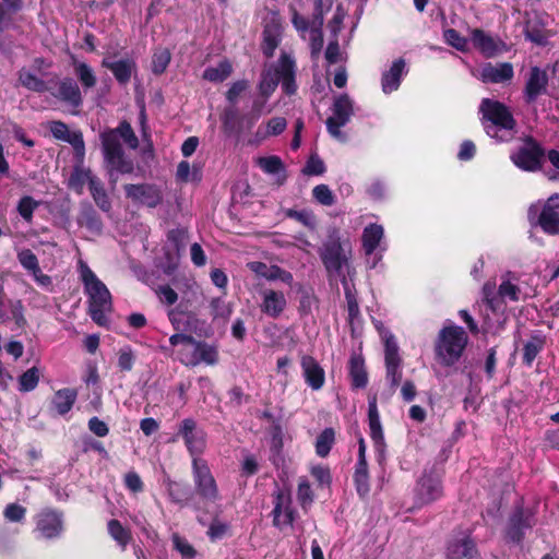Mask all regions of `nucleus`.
<instances>
[{"label": "nucleus", "mask_w": 559, "mask_h": 559, "mask_svg": "<svg viewBox=\"0 0 559 559\" xmlns=\"http://www.w3.org/2000/svg\"><path fill=\"white\" fill-rule=\"evenodd\" d=\"M104 162L107 167L116 169L126 175L134 171L133 160L128 158L120 140L132 150L139 146V139L135 135L131 124L127 120L119 122L115 129H105L99 134Z\"/></svg>", "instance_id": "nucleus-1"}, {"label": "nucleus", "mask_w": 559, "mask_h": 559, "mask_svg": "<svg viewBox=\"0 0 559 559\" xmlns=\"http://www.w3.org/2000/svg\"><path fill=\"white\" fill-rule=\"evenodd\" d=\"M467 344L468 335L462 326L444 325L435 340V358L442 367H453L462 358Z\"/></svg>", "instance_id": "nucleus-2"}, {"label": "nucleus", "mask_w": 559, "mask_h": 559, "mask_svg": "<svg viewBox=\"0 0 559 559\" xmlns=\"http://www.w3.org/2000/svg\"><path fill=\"white\" fill-rule=\"evenodd\" d=\"M80 277L88 296L90 316L102 325L104 311L111 306V294L107 286L96 276L92 269L82 260L79 261Z\"/></svg>", "instance_id": "nucleus-3"}, {"label": "nucleus", "mask_w": 559, "mask_h": 559, "mask_svg": "<svg viewBox=\"0 0 559 559\" xmlns=\"http://www.w3.org/2000/svg\"><path fill=\"white\" fill-rule=\"evenodd\" d=\"M319 255L330 276H341L352 257L350 242L348 239L343 240L340 231L333 229L319 249Z\"/></svg>", "instance_id": "nucleus-4"}, {"label": "nucleus", "mask_w": 559, "mask_h": 559, "mask_svg": "<svg viewBox=\"0 0 559 559\" xmlns=\"http://www.w3.org/2000/svg\"><path fill=\"white\" fill-rule=\"evenodd\" d=\"M510 159L522 171H543L546 150L533 135H525L522 138V145L510 155Z\"/></svg>", "instance_id": "nucleus-5"}, {"label": "nucleus", "mask_w": 559, "mask_h": 559, "mask_svg": "<svg viewBox=\"0 0 559 559\" xmlns=\"http://www.w3.org/2000/svg\"><path fill=\"white\" fill-rule=\"evenodd\" d=\"M537 523L536 513L532 508L524 507L523 500L515 503L510 513L503 536L508 543L521 545L526 532L531 531Z\"/></svg>", "instance_id": "nucleus-6"}, {"label": "nucleus", "mask_w": 559, "mask_h": 559, "mask_svg": "<svg viewBox=\"0 0 559 559\" xmlns=\"http://www.w3.org/2000/svg\"><path fill=\"white\" fill-rule=\"evenodd\" d=\"M192 479L194 484V498L204 504L215 503L221 499L218 485L205 460L191 462Z\"/></svg>", "instance_id": "nucleus-7"}, {"label": "nucleus", "mask_w": 559, "mask_h": 559, "mask_svg": "<svg viewBox=\"0 0 559 559\" xmlns=\"http://www.w3.org/2000/svg\"><path fill=\"white\" fill-rule=\"evenodd\" d=\"M483 120L490 122L486 126V133L492 138L497 136L496 129L513 131L516 127V120L509 107L496 99L484 98L479 106Z\"/></svg>", "instance_id": "nucleus-8"}, {"label": "nucleus", "mask_w": 559, "mask_h": 559, "mask_svg": "<svg viewBox=\"0 0 559 559\" xmlns=\"http://www.w3.org/2000/svg\"><path fill=\"white\" fill-rule=\"evenodd\" d=\"M181 438L187 448L191 462L193 460H203L201 455L204 453L207 444V433L205 430L198 426V423L189 417L185 418L178 425L177 433L173 441Z\"/></svg>", "instance_id": "nucleus-9"}, {"label": "nucleus", "mask_w": 559, "mask_h": 559, "mask_svg": "<svg viewBox=\"0 0 559 559\" xmlns=\"http://www.w3.org/2000/svg\"><path fill=\"white\" fill-rule=\"evenodd\" d=\"M527 216L532 224L533 219L536 218L535 224L538 225L546 235H559V193L549 197L539 213L537 205H531Z\"/></svg>", "instance_id": "nucleus-10"}, {"label": "nucleus", "mask_w": 559, "mask_h": 559, "mask_svg": "<svg viewBox=\"0 0 559 559\" xmlns=\"http://www.w3.org/2000/svg\"><path fill=\"white\" fill-rule=\"evenodd\" d=\"M354 115V103L348 94L344 93L334 98L332 105V116L326 121V130L329 134L337 140H344L345 135L341 131L349 121Z\"/></svg>", "instance_id": "nucleus-11"}, {"label": "nucleus", "mask_w": 559, "mask_h": 559, "mask_svg": "<svg viewBox=\"0 0 559 559\" xmlns=\"http://www.w3.org/2000/svg\"><path fill=\"white\" fill-rule=\"evenodd\" d=\"M443 496L442 481L433 469H425L414 490L415 507L421 508L439 500Z\"/></svg>", "instance_id": "nucleus-12"}, {"label": "nucleus", "mask_w": 559, "mask_h": 559, "mask_svg": "<svg viewBox=\"0 0 559 559\" xmlns=\"http://www.w3.org/2000/svg\"><path fill=\"white\" fill-rule=\"evenodd\" d=\"M384 367L385 380L389 382L392 392H395L403 377V359L400 356L395 337L391 333L384 337Z\"/></svg>", "instance_id": "nucleus-13"}, {"label": "nucleus", "mask_w": 559, "mask_h": 559, "mask_svg": "<svg viewBox=\"0 0 559 559\" xmlns=\"http://www.w3.org/2000/svg\"><path fill=\"white\" fill-rule=\"evenodd\" d=\"M274 508L271 512L273 516V525L278 530L286 526H293L297 512L293 507V499L289 490L277 489L274 492Z\"/></svg>", "instance_id": "nucleus-14"}, {"label": "nucleus", "mask_w": 559, "mask_h": 559, "mask_svg": "<svg viewBox=\"0 0 559 559\" xmlns=\"http://www.w3.org/2000/svg\"><path fill=\"white\" fill-rule=\"evenodd\" d=\"M378 397L376 393L368 395V425L370 429V438L373 442L374 451L378 461L384 460L385 441L382 425L380 421V414L378 411Z\"/></svg>", "instance_id": "nucleus-15"}, {"label": "nucleus", "mask_w": 559, "mask_h": 559, "mask_svg": "<svg viewBox=\"0 0 559 559\" xmlns=\"http://www.w3.org/2000/svg\"><path fill=\"white\" fill-rule=\"evenodd\" d=\"M126 197L133 203L155 209L163 202L160 189L152 183H127L123 186Z\"/></svg>", "instance_id": "nucleus-16"}, {"label": "nucleus", "mask_w": 559, "mask_h": 559, "mask_svg": "<svg viewBox=\"0 0 559 559\" xmlns=\"http://www.w3.org/2000/svg\"><path fill=\"white\" fill-rule=\"evenodd\" d=\"M63 531V512L57 509H43L36 518V532L46 539L57 538Z\"/></svg>", "instance_id": "nucleus-17"}, {"label": "nucleus", "mask_w": 559, "mask_h": 559, "mask_svg": "<svg viewBox=\"0 0 559 559\" xmlns=\"http://www.w3.org/2000/svg\"><path fill=\"white\" fill-rule=\"evenodd\" d=\"M50 133L56 140L64 141L72 145L74 155L80 162L85 155V143L81 131H70L66 122L52 120L48 123Z\"/></svg>", "instance_id": "nucleus-18"}, {"label": "nucleus", "mask_w": 559, "mask_h": 559, "mask_svg": "<svg viewBox=\"0 0 559 559\" xmlns=\"http://www.w3.org/2000/svg\"><path fill=\"white\" fill-rule=\"evenodd\" d=\"M548 74L539 67H532L525 83L523 98L526 104H533L536 99L547 93Z\"/></svg>", "instance_id": "nucleus-19"}, {"label": "nucleus", "mask_w": 559, "mask_h": 559, "mask_svg": "<svg viewBox=\"0 0 559 559\" xmlns=\"http://www.w3.org/2000/svg\"><path fill=\"white\" fill-rule=\"evenodd\" d=\"M471 41L475 49H477L486 58H492L501 52L506 44L498 37L487 34L481 28H473L471 31Z\"/></svg>", "instance_id": "nucleus-20"}, {"label": "nucleus", "mask_w": 559, "mask_h": 559, "mask_svg": "<svg viewBox=\"0 0 559 559\" xmlns=\"http://www.w3.org/2000/svg\"><path fill=\"white\" fill-rule=\"evenodd\" d=\"M448 559H480L476 542L469 535L453 538L447 545Z\"/></svg>", "instance_id": "nucleus-21"}, {"label": "nucleus", "mask_w": 559, "mask_h": 559, "mask_svg": "<svg viewBox=\"0 0 559 559\" xmlns=\"http://www.w3.org/2000/svg\"><path fill=\"white\" fill-rule=\"evenodd\" d=\"M166 487L171 502L180 506L181 508L191 507L194 510L200 509V504L194 498L193 490L188 484L168 479Z\"/></svg>", "instance_id": "nucleus-22"}, {"label": "nucleus", "mask_w": 559, "mask_h": 559, "mask_svg": "<svg viewBox=\"0 0 559 559\" xmlns=\"http://www.w3.org/2000/svg\"><path fill=\"white\" fill-rule=\"evenodd\" d=\"M261 297L260 310L270 318H278L286 309L287 300L281 290L264 289L261 292Z\"/></svg>", "instance_id": "nucleus-23"}, {"label": "nucleus", "mask_w": 559, "mask_h": 559, "mask_svg": "<svg viewBox=\"0 0 559 559\" xmlns=\"http://www.w3.org/2000/svg\"><path fill=\"white\" fill-rule=\"evenodd\" d=\"M301 369L305 382L314 391L323 388L325 382V372L319 362L309 355L301 357Z\"/></svg>", "instance_id": "nucleus-24"}, {"label": "nucleus", "mask_w": 559, "mask_h": 559, "mask_svg": "<svg viewBox=\"0 0 559 559\" xmlns=\"http://www.w3.org/2000/svg\"><path fill=\"white\" fill-rule=\"evenodd\" d=\"M59 100L79 108L83 104V97L78 83L72 78H64L58 83V92L51 93Z\"/></svg>", "instance_id": "nucleus-25"}, {"label": "nucleus", "mask_w": 559, "mask_h": 559, "mask_svg": "<svg viewBox=\"0 0 559 559\" xmlns=\"http://www.w3.org/2000/svg\"><path fill=\"white\" fill-rule=\"evenodd\" d=\"M102 66L110 70L116 81L121 85L128 84L132 74L136 71V63L130 58L118 61H110L108 58H104Z\"/></svg>", "instance_id": "nucleus-26"}, {"label": "nucleus", "mask_w": 559, "mask_h": 559, "mask_svg": "<svg viewBox=\"0 0 559 559\" xmlns=\"http://www.w3.org/2000/svg\"><path fill=\"white\" fill-rule=\"evenodd\" d=\"M348 376L354 390L365 389L368 384V372L365 358L360 354H352L348 360Z\"/></svg>", "instance_id": "nucleus-27"}, {"label": "nucleus", "mask_w": 559, "mask_h": 559, "mask_svg": "<svg viewBox=\"0 0 559 559\" xmlns=\"http://www.w3.org/2000/svg\"><path fill=\"white\" fill-rule=\"evenodd\" d=\"M78 390L74 388H63L55 392L50 408L59 416H66L74 406L78 400Z\"/></svg>", "instance_id": "nucleus-28"}, {"label": "nucleus", "mask_w": 559, "mask_h": 559, "mask_svg": "<svg viewBox=\"0 0 559 559\" xmlns=\"http://www.w3.org/2000/svg\"><path fill=\"white\" fill-rule=\"evenodd\" d=\"M480 74L485 83H504L513 78L514 71L510 62H501L497 66L487 63L483 67Z\"/></svg>", "instance_id": "nucleus-29"}, {"label": "nucleus", "mask_w": 559, "mask_h": 559, "mask_svg": "<svg viewBox=\"0 0 559 559\" xmlns=\"http://www.w3.org/2000/svg\"><path fill=\"white\" fill-rule=\"evenodd\" d=\"M76 222L88 231L100 235L103 231V222L99 214L91 204H83L78 215Z\"/></svg>", "instance_id": "nucleus-30"}, {"label": "nucleus", "mask_w": 559, "mask_h": 559, "mask_svg": "<svg viewBox=\"0 0 559 559\" xmlns=\"http://www.w3.org/2000/svg\"><path fill=\"white\" fill-rule=\"evenodd\" d=\"M405 68V61L400 58L393 61L389 71H385L381 78L382 91L385 94L396 91L401 84L402 73Z\"/></svg>", "instance_id": "nucleus-31"}, {"label": "nucleus", "mask_w": 559, "mask_h": 559, "mask_svg": "<svg viewBox=\"0 0 559 559\" xmlns=\"http://www.w3.org/2000/svg\"><path fill=\"white\" fill-rule=\"evenodd\" d=\"M524 35L534 44L543 46L547 43L545 25L537 15L525 21Z\"/></svg>", "instance_id": "nucleus-32"}, {"label": "nucleus", "mask_w": 559, "mask_h": 559, "mask_svg": "<svg viewBox=\"0 0 559 559\" xmlns=\"http://www.w3.org/2000/svg\"><path fill=\"white\" fill-rule=\"evenodd\" d=\"M223 132L230 135H240L242 132V119L236 108H226L221 116Z\"/></svg>", "instance_id": "nucleus-33"}, {"label": "nucleus", "mask_w": 559, "mask_h": 559, "mask_svg": "<svg viewBox=\"0 0 559 559\" xmlns=\"http://www.w3.org/2000/svg\"><path fill=\"white\" fill-rule=\"evenodd\" d=\"M383 237V227L378 224H369L362 231V248L367 255L372 254Z\"/></svg>", "instance_id": "nucleus-34"}, {"label": "nucleus", "mask_w": 559, "mask_h": 559, "mask_svg": "<svg viewBox=\"0 0 559 559\" xmlns=\"http://www.w3.org/2000/svg\"><path fill=\"white\" fill-rule=\"evenodd\" d=\"M546 338L539 332L534 333L524 344L522 362L531 367L537 355L544 349Z\"/></svg>", "instance_id": "nucleus-35"}, {"label": "nucleus", "mask_w": 559, "mask_h": 559, "mask_svg": "<svg viewBox=\"0 0 559 559\" xmlns=\"http://www.w3.org/2000/svg\"><path fill=\"white\" fill-rule=\"evenodd\" d=\"M91 178H95L90 168H83L75 166L68 179V188L81 195L84 192V187L87 183L90 186Z\"/></svg>", "instance_id": "nucleus-36"}, {"label": "nucleus", "mask_w": 559, "mask_h": 559, "mask_svg": "<svg viewBox=\"0 0 559 559\" xmlns=\"http://www.w3.org/2000/svg\"><path fill=\"white\" fill-rule=\"evenodd\" d=\"M88 190L94 202L103 212L108 213L111 211V201L106 192L103 181L97 176H95V178H91Z\"/></svg>", "instance_id": "nucleus-37"}, {"label": "nucleus", "mask_w": 559, "mask_h": 559, "mask_svg": "<svg viewBox=\"0 0 559 559\" xmlns=\"http://www.w3.org/2000/svg\"><path fill=\"white\" fill-rule=\"evenodd\" d=\"M233 73V64L228 59L221 60L216 67H209L203 72V79L213 82H224Z\"/></svg>", "instance_id": "nucleus-38"}, {"label": "nucleus", "mask_w": 559, "mask_h": 559, "mask_svg": "<svg viewBox=\"0 0 559 559\" xmlns=\"http://www.w3.org/2000/svg\"><path fill=\"white\" fill-rule=\"evenodd\" d=\"M109 536L124 550L132 539L131 531L124 527L119 520L112 519L107 523Z\"/></svg>", "instance_id": "nucleus-39"}, {"label": "nucleus", "mask_w": 559, "mask_h": 559, "mask_svg": "<svg viewBox=\"0 0 559 559\" xmlns=\"http://www.w3.org/2000/svg\"><path fill=\"white\" fill-rule=\"evenodd\" d=\"M335 443V430L331 427L323 429L317 437L314 448L320 457H326Z\"/></svg>", "instance_id": "nucleus-40"}, {"label": "nucleus", "mask_w": 559, "mask_h": 559, "mask_svg": "<svg viewBox=\"0 0 559 559\" xmlns=\"http://www.w3.org/2000/svg\"><path fill=\"white\" fill-rule=\"evenodd\" d=\"M17 75L20 84L28 91L36 93H45L49 91L44 80L36 76L35 74H33L24 68L19 71Z\"/></svg>", "instance_id": "nucleus-41"}, {"label": "nucleus", "mask_w": 559, "mask_h": 559, "mask_svg": "<svg viewBox=\"0 0 559 559\" xmlns=\"http://www.w3.org/2000/svg\"><path fill=\"white\" fill-rule=\"evenodd\" d=\"M198 352V358L193 361L194 364L205 362L207 365H215L218 361V352L215 346L207 344L206 342L197 341L192 343Z\"/></svg>", "instance_id": "nucleus-42"}, {"label": "nucleus", "mask_w": 559, "mask_h": 559, "mask_svg": "<svg viewBox=\"0 0 559 559\" xmlns=\"http://www.w3.org/2000/svg\"><path fill=\"white\" fill-rule=\"evenodd\" d=\"M280 83V76L276 73H273L271 69L264 70L261 73V79L258 84V90L260 95L267 100L269 97L275 92L277 85Z\"/></svg>", "instance_id": "nucleus-43"}, {"label": "nucleus", "mask_w": 559, "mask_h": 559, "mask_svg": "<svg viewBox=\"0 0 559 559\" xmlns=\"http://www.w3.org/2000/svg\"><path fill=\"white\" fill-rule=\"evenodd\" d=\"M73 67L74 73L84 88H93L96 85V75L93 69L87 63L79 62L74 59Z\"/></svg>", "instance_id": "nucleus-44"}, {"label": "nucleus", "mask_w": 559, "mask_h": 559, "mask_svg": "<svg viewBox=\"0 0 559 559\" xmlns=\"http://www.w3.org/2000/svg\"><path fill=\"white\" fill-rule=\"evenodd\" d=\"M40 378V371L37 367H32L19 377V391L31 392L36 389Z\"/></svg>", "instance_id": "nucleus-45"}, {"label": "nucleus", "mask_w": 559, "mask_h": 559, "mask_svg": "<svg viewBox=\"0 0 559 559\" xmlns=\"http://www.w3.org/2000/svg\"><path fill=\"white\" fill-rule=\"evenodd\" d=\"M40 205V201H36L31 195H24L19 200L16 210L20 216L26 222H33L35 210Z\"/></svg>", "instance_id": "nucleus-46"}, {"label": "nucleus", "mask_w": 559, "mask_h": 559, "mask_svg": "<svg viewBox=\"0 0 559 559\" xmlns=\"http://www.w3.org/2000/svg\"><path fill=\"white\" fill-rule=\"evenodd\" d=\"M171 60L170 51L167 48L156 49L152 57V72L156 75L163 74Z\"/></svg>", "instance_id": "nucleus-47"}, {"label": "nucleus", "mask_w": 559, "mask_h": 559, "mask_svg": "<svg viewBox=\"0 0 559 559\" xmlns=\"http://www.w3.org/2000/svg\"><path fill=\"white\" fill-rule=\"evenodd\" d=\"M262 36V52L266 58H272L274 56L275 49L281 43L280 35L275 31L266 27L263 29Z\"/></svg>", "instance_id": "nucleus-48"}, {"label": "nucleus", "mask_w": 559, "mask_h": 559, "mask_svg": "<svg viewBox=\"0 0 559 559\" xmlns=\"http://www.w3.org/2000/svg\"><path fill=\"white\" fill-rule=\"evenodd\" d=\"M210 310L213 319L228 320L233 313V307L222 297H214L210 301Z\"/></svg>", "instance_id": "nucleus-49"}, {"label": "nucleus", "mask_w": 559, "mask_h": 559, "mask_svg": "<svg viewBox=\"0 0 559 559\" xmlns=\"http://www.w3.org/2000/svg\"><path fill=\"white\" fill-rule=\"evenodd\" d=\"M17 260L21 265L29 271L34 276L40 273L39 262L36 254L31 249H23L17 253Z\"/></svg>", "instance_id": "nucleus-50"}, {"label": "nucleus", "mask_w": 559, "mask_h": 559, "mask_svg": "<svg viewBox=\"0 0 559 559\" xmlns=\"http://www.w3.org/2000/svg\"><path fill=\"white\" fill-rule=\"evenodd\" d=\"M171 542L174 549L181 555L182 559L195 558V548L185 537H181L178 533H174L171 536Z\"/></svg>", "instance_id": "nucleus-51"}, {"label": "nucleus", "mask_w": 559, "mask_h": 559, "mask_svg": "<svg viewBox=\"0 0 559 559\" xmlns=\"http://www.w3.org/2000/svg\"><path fill=\"white\" fill-rule=\"evenodd\" d=\"M297 293L299 294L298 311L300 314H309L316 300L312 288L299 284Z\"/></svg>", "instance_id": "nucleus-52"}, {"label": "nucleus", "mask_w": 559, "mask_h": 559, "mask_svg": "<svg viewBox=\"0 0 559 559\" xmlns=\"http://www.w3.org/2000/svg\"><path fill=\"white\" fill-rule=\"evenodd\" d=\"M135 355L130 346H124L118 352L117 367L121 372H130L135 364Z\"/></svg>", "instance_id": "nucleus-53"}, {"label": "nucleus", "mask_w": 559, "mask_h": 559, "mask_svg": "<svg viewBox=\"0 0 559 559\" xmlns=\"http://www.w3.org/2000/svg\"><path fill=\"white\" fill-rule=\"evenodd\" d=\"M258 164L266 174L274 175L285 170L283 160L276 155L260 157Z\"/></svg>", "instance_id": "nucleus-54"}, {"label": "nucleus", "mask_w": 559, "mask_h": 559, "mask_svg": "<svg viewBox=\"0 0 559 559\" xmlns=\"http://www.w3.org/2000/svg\"><path fill=\"white\" fill-rule=\"evenodd\" d=\"M297 499L302 508L310 506L314 500V493L307 478L299 479Z\"/></svg>", "instance_id": "nucleus-55"}, {"label": "nucleus", "mask_w": 559, "mask_h": 559, "mask_svg": "<svg viewBox=\"0 0 559 559\" xmlns=\"http://www.w3.org/2000/svg\"><path fill=\"white\" fill-rule=\"evenodd\" d=\"M23 7V0H2L0 2V32H3L7 26L8 11L15 13Z\"/></svg>", "instance_id": "nucleus-56"}, {"label": "nucleus", "mask_w": 559, "mask_h": 559, "mask_svg": "<svg viewBox=\"0 0 559 559\" xmlns=\"http://www.w3.org/2000/svg\"><path fill=\"white\" fill-rule=\"evenodd\" d=\"M445 41L453 48L460 51H466L468 49V40L463 37L456 29L448 28L443 32Z\"/></svg>", "instance_id": "nucleus-57"}, {"label": "nucleus", "mask_w": 559, "mask_h": 559, "mask_svg": "<svg viewBox=\"0 0 559 559\" xmlns=\"http://www.w3.org/2000/svg\"><path fill=\"white\" fill-rule=\"evenodd\" d=\"M284 435L282 426L275 423L271 428V445L270 450L273 456H280L284 447Z\"/></svg>", "instance_id": "nucleus-58"}, {"label": "nucleus", "mask_w": 559, "mask_h": 559, "mask_svg": "<svg viewBox=\"0 0 559 559\" xmlns=\"http://www.w3.org/2000/svg\"><path fill=\"white\" fill-rule=\"evenodd\" d=\"M316 201L324 206H331L335 203V195L326 185H318L312 190Z\"/></svg>", "instance_id": "nucleus-59"}, {"label": "nucleus", "mask_w": 559, "mask_h": 559, "mask_svg": "<svg viewBox=\"0 0 559 559\" xmlns=\"http://www.w3.org/2000/svg\"><path fill=\"white\" fill-rule=\"evenodd\" d=\"M295 61L286 53H282L278 59V66L272 70L280 76V80L295 74Z\"/></svg>", "instance_id": "nucleus-60"}, {"label": "nucleus", "mask_w": 559, "mask_h": 559, "mask_svg": "<svg viewBox=\"0 0 559 559\" xmlns=\"http://www.w3.org/2000/svg\"><path fill=\"white\" fill-rule=\"evenodd\" d=\"M248 88H249L248 80H238V81L234 82L230 85V87L227 90V92L225 93V98L229 104L235 105L238 102L240 95L243 92H246Z\"/></svg>", "instance_id": "nucleus-61"}, {"label": "nucleus", "mask_w": 559, "mask_h": 559, "mask_svg": "<svg viewBox=\"0 0 559 559\" xmlns=\"http://www.w3.org/2000/svg\"><path fill=\"white\" fill-rule=\"evenodd\" d=\"M347 12L344 9L343 4L340 3L335 8V12L331 21L329 22V29L334 38H337L338 33L342 31L343 22Z\"/></svg>", "instance_id": "nucleus-62"}, {"label": "nucleus", "mask_w": 559, "mask_h": 559, "mask_svg": "<svg viewBox=\"0 0 559 559\" xmlns=\"http://www.w3.org/2000/svg\"><path fill=\"white\" fill-rule=\"evenodd\" d=\"M325 171L323 160L317 155H311L302 168V174L307 176H320Z\"/></svg>", "instance_id": "nucleus-63"}, {"label": "nucleus", "mask_w": 559, "mask_h": 559, "mask_svg": "<svg viewBox=\"0 0 559 559\" xmlns=\"http://www.w3.org/2000/svg\"><path fill=\"white\" fill-rule=\"evenodd\" d=\"M9 308L12 316V319L14 320L17 328H24L27 323L25 317H24V306L22 300L15 299V300H9Z\"/></svg>", "instance_id": "nucleus-64"}]
</instances>
